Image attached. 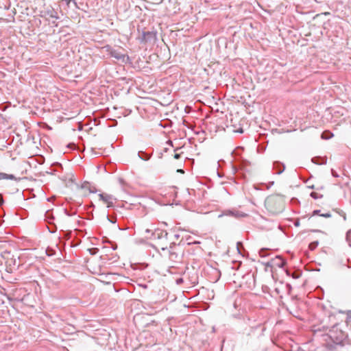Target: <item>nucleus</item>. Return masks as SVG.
<instances>
[{"label":"nucleus","mask_w":351,"mask_h":351,"mask_svg":"<svg viewBox=\"0 0 351 351\" xmlns=\"http://www.w3.org/2000/svg\"><path fill=\"white\" fill-rule=\"evenodd\" d=\"M99 199L101 200L108 207L112 206L113 201L115 199L111 195L100 193Z\"/></svg>","instance_id":"obj_1"},{"label":"nucleus","mask_w":351,"mask_h":351,"mask_svg":"<svg viewBox=\"0 0 351 351\" xmlns=\"http://www.w3.org/2000/svg\"><path fill=\"white\" fill-rule=\"evenodd\" d=\"M110 54L112 57L123 62L128 60V57L127 56L114 49H111L110 51Z\"/></svg>","instance_id":"obj_2"},{"label":"nucleus","mask_w":351,"mask_h":351,"mask_svg":"<svg viewBox=\"0 0 351 351\" xmlns=\"http://www.w3.org/2000/svg\"><path fill=\"white\" fill-rule=\"evenodd\" d=\"M16 180V178L12 174H8L0 172V180Z\"/></svg>","instance_id":"obj_3"},{"label":"nucleus","mask_w":351,"mask_h":351,"mask_svg":"<svg viewBox=\"0 0 351 351\" xmlns=\"http://www.w3.org/2000/svg\"><path fill=\"white\" fill-rule=\"evenodd\" d=\"M276 259L278 261V262L276 263L278 267H282L285 265V262L280 257L276 256Z\"/></svg>","instance_id":"obj_4"},{"label":"nucleus","mask_w":351,"mask_h":351,"mask_svg":"<svg viewBox=\"0 0 351 351\" xmlns=\"http://www.w3.org/2000/svg\"><path fill=\"white\" fill-rule=\"evenodd\" d=\"M333 135L330 132H324L322 134V138L328 140Z\"/></svg>","instance_id":"obj_5"},{"label":"nucleus","mask_w":351,"mask_h":351,"mask_svg":"<svg viewBox=\"0 0 351 351\" xmlns=\"http://www.w3.org/2000/svg\"><path fill=\"white\" fill-rule=\"evenodd\" d=\"M319 215L322 216V217H326V218H329V217H331V214L330 213H326L320 214Z\"/></svg>","instance_id":"obj_6"},{"label":"nucleus","mask_w":351,"mask_h":351,"mask_svg":"<svg viewBox=\"0 0 351 351\" xmlns=\"http://www.w3.org/2000/svg\"><path fill=\"white\" fill-rule=\"evenodd\" d=\"M61 1L65 2L67 5H69L71 1H73V3H75L73 0H61Z\"/></svg>","instance_id":"obj_7"},{"label":"nucleus","mask_w":351,"mask_h":351,"mask_svg":"<svg viewBox=\"0 0 351 351\" xmlns=\"http://www.w3.org/2000/svg\"><path fill=\"white\" fill-rule=\"evenodd\" d=\"M319 212H320V210H314V211H313V215H320V214H319Z\"/></svg>","instance_id":"obj_8"},{"label":"nucleus","mask_w":351,"mask_h":351,"mask_svg":"<svg viewBox=\"0 0 351 351\" xmlns=\"http://www.w3.org/2000/svg\"><path fill=\"white\" fill-rule=\"evenodd\" d=\"M311 196L315 199L317 198L315 193H311Z\"/></svg>","instance_id":"obj_9"},{"label":"nucleus","mask_w":351,"mask_h":351,"mask_svg":"<svg viewBox=\"0 0 351 351\" xmlns=\"http://www.w3.org/2000/svg\"><path fill=\"white\" fill-rule=\"evenodd\" d=\"M179 158H180V154H176L174 155V158H176V159H178Z\"/></svg>","instance_id":"obj_10"},{"label":"nucleus","mask_w":351,"mask_h":351,"mask_svg":"<svg viewBox=\"0 0 351 351\" xmlns=\"http://www.w3.org/2000/svg\"><path fill=\"white\" fill-rule=\"evenodd\" d=\"M237 132H240V133H242V132H243V130H242V129L239 130Z\"/></svg>","instance_id":"obj_11"}]
</instances>
